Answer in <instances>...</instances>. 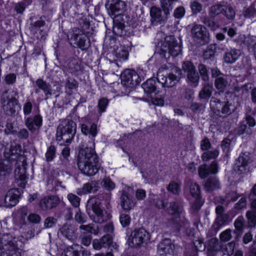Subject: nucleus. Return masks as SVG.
<instances>
[{
	"mask_svg": "<svg viewBox=\"0 0 256 256\" xmlns=\"http://www.w3.org/2000/svg\"><path fill=\"white\" fill-rule=\"evenodd\" d=\"M79 151L77 164L80 172L85 176L96 175L101 168L98 156L95 151L94 140L93 138L86 145H82Z\"/></svg>",
	"mask_w": 256,
	"mask_h": 256,
	"instance_id": "nucleus-1",
	"label": "nucleus"
},
{
	"mask_svg": "<svg viewBox=\"0 0 256 256\" xmlns=\"http://www.w3.org/2000/svg\"><path fill=\"white\" fill-rule=\"evenodd\" d=\"M76 130V124L72 120L65 119L58 125L56 134V140L60 144L68 145L73 139Z\"/></svg>",
	"mask_w": 256,
	"mask_h": 256,
	"instance_id": "nucleus-2",
	"label": "nucleus"
},
{
	"mask_svg": "<svg viewBox=\"0 0 256 256\" xmlns=\"http://www.w3.org/2000/svg\"><path fill=\"white\" fill-rule=\"evenodd\" d=\"M167 212L172 216L170 223L175 230L179 231L182 228L186 229L190 226V222L184 218L177 202H171L167 208Z\"/></svg>",
	"mask_w": 256,
	"mask_h": 256,
	"instance_id": "nucleus-3",
	"label": "nucleus"
},
{
	"mask_svg": "<svg viewBox=\"0 0 256 256\" xmlns=\"http://www.w3.org/2000/svg\"><path fill=\"white\" fill-rule=\"evenodd\" d=\"M18 238L9 234H0V256H18Z\"/></svg>",
	"mask_w": 256,
	"mask_h": 256,
	"instance_id": "nucleus-4",
	"label": "nucleus"
},
{
	"mask_svg": "<svg viewBox=\"0 0 256 256\" xmlns=\"http://www.w3.org/2000/svg\"><path fill=\"white\" fill-rule=\"evenodd\" d=\"M67 37L73 47L82 50H86L90 46V40L82 30L73 28L68 32Z\"/></svg>",
	"mask_w": 256,
	"mask_h": 256,
	"instance_id": "nucleus-5",
	"label": "nucleus"
},
{
	"mask_svg": "<svg viewBox=\"0 0 256 256\" xmlns=\"http://www.w3.org/2000/svg\"><path fill=\"white\" fill-rule=\"evenodd\" d=\"M35 84L34 92L38 94L40 90H42L44 94V100H46L52 94H55L56 97L58 96L60 94L62 87V85L58 82H53L52 83V86L42 78L36 80Z\"/></svg>",
	"mask_w": 256,
	"mask_h": 256,
	"instance_id": "nucleus-6",
	"label": "nucleus"
},
{
	"mask_svg": "<svg viewBox=\"0 0 256 256\" xmlns=\"http://www.w3.org/2000/svg\"><path fill=\"white\" fill-rule=\"evenodd\" d=\"M143 75H146L142 70L138 73L131 70H126L121 74L122 84L125 86L133 88L138 84L142 79L144 78Z\"/></svg>",
	"mask_w": 256,
	"mask_h": 256,
	"instance_id": "nucleus-7",
	"label": "nucleus"
},
{
	"mask_svg": "<svg viewBox=\"0 0 256 256\" xmlns=\"http://www.w3.org/2000/svg\"><path fill=\"white\" fill-rule=\"evenodd\" d=\"M88 214L95 222L101 224L104 220L103 210L101 208L100 203L95 199L90 200L87 205Z\"/></svg>",
	"mask_w": 256,
	"mask_h": 256,
	"instance_id": "nucleus-8",
	"label": "nucleus"
},
{
	"mask_svg": "<svg viewBox=\"0 0 256 256\" xmlns=\"http://www.w3.org/2000/svg\"><path fill=\"white\" fill-rule=\"evenodd\" d=\"M79 229L82 230L80 235V243L86 246H88L92 240V234L98 235L100 233V228L98 226H94L92 224L86 225H80Z\"/></svg>",
	"mask_w": 256,
	"mask_h": 256,
	"instance_id": "nucleus-9",
	"label": "nucleus"
},
{
	"mask_svg": "<svg viewBox=\"0 0 256 256\" xmlns=\"http://www.w3.org/2000/svg\"><path fill=\"white\" fill-rule=\"evenodd\" d=\"M150 234L144 228H139L135 229L131 233L129 238L132 246L134 247L140 246L143 244H146L150 240Z\"/></svg>",
	"mask_w": 256,
	"mask_h": 256,
	"instance_id": "nucleus-10",
	"label": "nucleus"
},
{
	"mask_svg": "<svg viewBox=\"0 0 256 256\" xmlns=\"http://www.w3.org/2000/svg\"><path fill=\"white\" fill-rule=\"evenodd\" d=\"M192 36L197 43L203 45L208 42V36L206 28L198 24H195L191 30Z\"/></svg>",
	"mask_w": 256,
	"mask_h": 256,
	"instance_id": "nucleus-11",
	"label": "nucleus"
},
{
	"mask_svg": "<svg viewBox=\"0 0 256 256\" xmlns=\"http://www.w3.org/2000/svg\"><path fill=\"white\" fill-rule=\"evenodd\" d=\"M2 108L7 114H14L16 112L15 108L18 104V100L10 96L7 91L4 92L2 96Z\"/></svg>",
	"mask_w": 256,
	"mask_h": 256,
	"instance_id": "nucleus-12",
	"label": "nucleus"
},
{
	"mask_svg": "<svg viewBox=\"0 0 256 256\" xmlns=\"http://www.w3.org/2000/svg\"><path fill=\"white\" fill-rule=\"evenodd\" d=\"M130 188V186L124 185L122 190L120 191V206L122 209L126 212H129L133 209L136 204V200H133L128 195V192Z\"/></svg>",
	"mask_w": 256,
	"mask_h": 256,
	"instance_id": "nucleus-13",
	"label": "nucleus"
},
{
	"mask_svg": "<svg viewBox=\"0 0 256 256\" xmlns=\"http://www.w3.org/2000/svg\"><path fill=\"white\" fill-rule=\"evenodd\" d=\"M157 82L162 87L170 88L173 86L177 82V76L173 74H164L161 70L158 72Z\"/></svg>",
	"mask_w": 256,
	"mask_h": 256,
	"instance_id": "nucleus-14",
	"label": "nucleus"
},
{
	"mask_svg": "<svg viewBox=\"0 0 256 256\" xmlns=\"http://www.w3.org/2000/svg\"><path fill=\"white\" fill-rule=\"evenodd\" d=\"M21 194L20 191L18 188L10 190L4 197V206L9 208L15 206L18 201Z\"/></svg>",
	"mask_w": 256,
	"mask_h": 256,
	"instance_id": "nucleus-15",
	"label": "nucleus"
},
{
	"mask_svg": "<svg viewBox=\"0 0 256 256\" xmlns=\"http://www.w3.org/2000/svg\"><path fill=\"white\" fill-rule=\"evenodd\" d=\"M60 199L56 196H46L40 200L39 202L40 208L42 210H52L58 204Z\"/></svg>",
	"mask_w": 256,
	"mask_h": 256,
	"instance_id": "nucleus-16",
	"label": "nucleus"
},
{
	"mask_svg": "<svg viewBox=\"0 0 256 256\" xmlns=\"http://www.w3.org/2000/svg\"><path fill=\"white\" fill-rule=\"evenodd\" d=\"M16 164L18 166L14 170L15 179L17 180L18 186L24 188L27 182V177L26 175V168L23 162L20 165L18 162Z\"/></svg>",
	"mask_w": 256,
	"mask_h": 256,
	"instance_id": "nucleus-17",
	"label": "nucleus"
},
{
	"mask_svg": "<svg viewBox=\"0 0 256 256\" xmlns=\"http://www.w3.org/2000/svg\"><path fill=\"white\" fill-rule=\"evenodd\" d=\"M80 122H82L80 124V130L83 134H90L92 138L96 137L98 133L96 124L90 122L86 118H82Z\"/></svg>",
	"mask_w": 256,
	"mask_h": 256,
	"instance_id": "nucleus-18",
	"label": "nucleus"
},
{
	"mask_svg": "<svg viewBox=\"0 0 256 256\" xmlns=\"http://www.w3.org/2000/svg\"><path fill=\"white\" fill-rule=\"evenodd\" d=\"M42 124V118L40 114H36L34 116H30L25 120V125L29 130L34 132L36 130L40 129Z\"/></svg>",
	"mask_w": 256,
	"mask_h": 256,
	"instance_id": "nucleus-19",
	"label": "nucleus"
},
{
	"mask_svg": "<svg viewBox=\"0 0 256 256\" xmlns=\"http://www.w3.org/2000/svg\"><path fill=\"white\" fill-rule=\"evenodd\" d=\"M124 16V15L118 14L113 18L112 32L118 36H122L125 33Z\"/></svg>",
	"mask_w": 256,
	"mask_h": 256,
	"instance_id": "nucleus-20",
	"label": "nucleus"
},
{
	"mask_svg": "<svg viewBox=\"0 0 256 256\" xmlns=\"http://www.w3.org/2000/svg\"><path fill=\"white\" fill-rule=\"evenodd\" d=\"M125 6L124 2L121 0H108V3L106 5L111 16H116V13L122 11Z\"/></svg>",
	"mask_w": 256,
	"mask_h": 256,
	"instance_id": "nucleus-21",
	"label": "nucleus"
},
{
	"mask_svg": "<svg viewBox=\"0 0 256 256\" xmlns=\"http://www.w3.org/2000/svg\"><path fill=\"white\" fill-rule=\"evenodd\" d=\"M250 160L248 152L242 153L236 161V168L240 174L245 172L248 170V163Z\"/></svg>",
	"mask_w": 256,
	"mask_h": 256,
	"instance_id": "nucleus-22",
	"label": "nucleus"
},
{
	"mask_svg": "<svg viewBox=\"0 0 256 256\" xmlns=\"http://www.w3.org/2000/svg\"><path fill=\"white\" fill-rule=\"evenodd\" d=\"M156 82V78H154L148 79L146 82L143 83L142 85V87L144 92L150 95L153 94H157L158 92V90Z\"/></svg>",
	"mask_w": 256,
	"mask_h": 256,
	"instance_id": "nucleus-23",
	"label": "nucleus"
},
{
	"mask_svg": "<svg viewBox=\"0 0 256 256\" xmlns=\"http://www.w3.org/2000/svg\"><path fill=\"white\" fill-rule=\"evenodd\" d=\"M151 22L153 25H157L164 22L166 19V17L162 15L161 10L156 7H152L150 10Z\"/></svg>",
	"mask_w": 256,
	"mask_h": 256,
	"instance_id": "nucleus-24",
	"label": "nucleus"
},
{
	"mask_svg": "<svg viewBox=\"0 0 256 256\" xmlns=\"http://www.w3.org/2000/svg\"><path fill=\"white\" fill-rule=\"evenodd\" d=\"M241 55L240 50L234 48L226 51L224 54V60L226 63L233 64L235 62Z\"/></svg>",
	"mask_w": 256,
	"mask_h": 256,
	"instance_id": "nucleus-25",
	"label": "nucleus"
},
{
	"mask_svg": "<svg viewBox=\"0 0 256 256\" xmlns=\"http://www.w3.org/2000/svg\"><path fill=\"white\" fill-rule=\"evenodd\" d=\"M168 38L170 40H167L168 46V50H168V54L172 56H176L182 51L181 47L180 45L178 44L174 37L170 36Z\"/></svg>",
	"mask_w": 256,
	"mask_h": 256,
	"instance_id": "nucleus-26",
	"label": "nucleus"
},
{
	"mask_svg": "<svg viewBox=\"0 0 256 256\" xmlns=\"http://www.w3.org/2000/svg\"><path fill=\"white\" fill-rule=\"evenodd\" d=\"M252 210L246 213V217L250 226L254 227L256 225V198L253 200L250 203Z\"/></svg>",
	"mask_w": 256,
	"mask_h": 256,
	"instance_id": "nucleus-27",
	"label": "nucleus"
},
{
	"mask_svg": "<svg viewBox=\"0 0 256 256\" xmlns=\"http://www.w3.org/2000/svg\"><path fill=\"white\" fill-rule=\"evenodd\" d=\"M174 246L169 239H165L158 246V251L160 255L173 253Z\"/></svg>",
	"mask_w": 256,
	"mask_h": 256,
	"instance_id": "nucleus-28",
	"label": "nucleus"
},
{
	"mask_svg": "<svg viewBox=\"0 0 256 256\" xmlns=\"http://www.w3.org/2000/svg\"><path fill=\"white\" fill-rule=\"evenodd\" d=\"M60 232L62 236L68 240H72L76 238L74 228L70 224H64L60 229Z\"/></svg>",
	"mask_w": 256,
	"mask_h": 256,
	"instance_id": "nucleus-29",
	"label": "nucleus"
},
{
	"mask_svg": "<svg viewBox=\"0 0 256 256\" xmlns=\"http://www.w3.org/2000/svg\"><path fill=\"white\" fill-rule=\"evenodd\" d=\"M12 171V164L8 160L0 162V180H4Z\"/></svg>",
	"mask_w": 256,
	"mask_h": 256,
	"instance_id": "nucleus-30",
	"label": "nucleus"
},
{
	"mask_svg": "<svg viewBox=\"0 0 256 256\" xmlns=\"http://www.w3.org/2000/svg\"><path fill=\"white\" fill-rule=\"evenodd\" d=\"M229 76L226 75H222L216 78L214 80L216 88L220 91H224L229 85Z\"/></svg>",
	"mask_w": 256,
	"mask_h": 256,
	"instance_id": "nucleus-31",
	"label": "nucleus"
},
{
	"mask_svg": "<svg viewBox=\"0 0 256 256\" xmlns=\"http://www.w3.org/2000/svg\"><path fill=\"white\" fill-rule=\"evenodd\" d=\"M114 55L120 61L126 60L129 55L128 48L122 46L118 47L114 52Z\"/></svg>",
	"mask_w": 256,
	"mask_h": 256,
	"instance_id": "nucleus-32",
	"label": "nucleus"
},
{
	"mask_svg": "<svg viewBox=\"0 0 256 256\" xmlns=\"http://www.w3.org/2000/svg\"><path fill=\"white\" fill-rule=\"evenodd\" d=\"M78 87V82L72 78H68L66 82L65 90L68 95H71Z\"/></svg>",
	"mask_w": 256,
	"mask_h": 256,
	"instance_id": "nucleus-33",
	"label": "nucleus"
},
{
	"mask_svg": "<svg viewBox=\"0 0 256 256\" xmlns=\"http://www.w3.org/2000/svg\"><path fill=\"white\" fill-rule=\"evenodd\" d=\"M204 188L206 191L211 192L220 188V182L215 177L209 178L206 182Z\"/></svg>",
	"mask_w": 256,
	"mask_h": 256,
	"instance_id": "nucleus-34",
	"label": "nucleus"
},
{
	"mask_svg": "<svg viewBox=\"0 0 256 256\" xmlns=\"http://www.w3.org/2000/svg\"><path fill=\"white\" fill-rule=\"evenodd\" d=\"M98 190V182L93 180L84 184L82 188L84 194L94 192Z\"/></svg>",
	"mask_w": 256,
	"mask_h": 256,
	"instance_id": "nucleus-35",
	"label": "nucleus"
},
{
	"mask_svg": "<svg viewBox=\"0 0 256 256\" xmlns=\"http://www.w3.org/2000/svg\"><path fill=\"white\" fill-rule=\"evenodd\" d=\"M212 86L208 82L204 84L202 90L199 92V98L201 99H206L210 97L212 92Z\"/></svg>",
	"mask_w": 256,
	"mask_h": 256,
	"instance_id": "nucleus-36",
	"label": "nucleus"
},
{
	"mask_svg": "<svg viewBox=\"0 0 256 256\" xmlns=\"http://www.w3.org/2000/svg\"><path fill=\"white\" fill-rule=\"evenodd\" d=\"M215 102L216 108L218 111L221 110V112L223 114L226 115H228L231 114L232 110L230 108V105L228 102L222 103L220 100H217Z\"/></svg>",
	"mask_w": 256,
	"mask_h": 256,
	"instance_id": "nucleus-37",
	"label": "nucleus"
},
{
	"mask_svg": "<svg viewBox=\"0 0 256 256\" xmlns=\"http://www.w3.org/2000/svg\"><path fill=\"white\" fill-rule=\"evenodd\" d=\"M187 186L189 187L190 192L194 198L200 197V186L198 184L191 182L188 184Z\"/></svg>",
	"mask_w": 256,
	"mask_h": 256,
	"instance_id": "nucleus-38",
	"label": "nucleus"
},
{
	"mask_svg": "<svg viewBox=\"0 0 256 256\" xmlns=\"http://www.w3.org/2000/svg\"><path fill=\"white\" fill-rule=\"evenodd\" d=\"M160 6L164 14L168 16L174 8V3L169 0H160Z\"/></svg>",
	"mask_w": 256,
	"mask_h": 256,
	"instance_id": "nucleus-39",
	"label": "nucleus"
},
{
	"mask_svg": "<svg viewBox=\"0 0 256 256\" xmlns=\"http://www.w3.org/2000/svg\"><path fill=\"white\" fill-rule=\"evenodd\" d=\"M219 154V152L218 150H206L202 155V160L203 161H208L210 159L216 158Z\"/></svg>",
	"mask_w": 256,
	"mask_h": 256,
	"instance_id": "nucleus-40",
	"label": "nucleus"
},
{
	"mask_svg": "<svg viewBox=\"0 0 256 256\" xmlns=\"http://www.w3.org/2000/svg\"><path fill=\"white\" fill-rule=\"evenodd\" d=\"M224 6L217 4L212 6L209 10V15L212 18H214L220 14L223 13Z\"/></svg>",
	"mask_w": 256,
	"mask_h": 256,
	"instance_id": "nucleus-41",
	"label": "nucleus"
},
{
	"mask_svg": "<svg viewBox=\"0 0 256 256\" xmlns=\"http://www.w3.org/2000/svg\"><path fill=\"white\" fill-rule=\"evenodd\" d=\"M226 220L227 216L226 215H218L213 224V228L216 230H219L221 226L225 223Z\"/></svg>",
	"mask_w": 256,
	"mask_h": 256,
	"instance_id": "nucleus-42",
	"label": "nucleus"
},
{
	"mask_svg": "<svg viewBox=\"0 0 256 256\" xmlns=\"http://www.w3.org/2000/svg\"><path fill=\"white\" fill-rule=\"evenodd\" d=\"M56 155V148L53 145H50L47 148L45 154L46 162H52L54 160Z\"/></svg>",
	"mask_w": 256,
	"mask_h": 256,
	"instance_id": "nucleus-43",
	"label": "nucleus"
},
{
	"mask_svg": "<svg viewBox=\"0 0 256 256\" xmlns=\"http://www.w3.org/2000/svg\"><path fill=\"white\" fill-rule=\"evenodd\" d=\"M186 77L188 81L193 84L194 86H196L198 85L200 78L196 70L187 74Z\"/></svg>",
	"mask_w": 256,
	"mask_h": 256,
	"instance_id": "nucleus-44",
	"label": "nucleus"
},
{
	"mask_svg": "<svg viewBox=\"0 0 256 256\" xmlns=\"http://www.w3.org/2000/svg\"><path fill=\"white\" fill-rule=\"evenodd\" d=\"M32 0H24V2L16 4L14 9L17 13L22 14L26 6L30 4Z\"/></svg>",
	"mask_w": 256,
	"mask_h": 256,
	"instance_id": "nucleus-45",
	"label": "nucleus"
},
{
	"mask_svg": "<svg viewBox=\"0 0 256 256\" xmlns=\"http://www.w3.org/2000/svg\"><path fill=\"white\" fill-rule=\"evenodd\" d=\"M213 18L210 16L206 17L203 20V22L210 30H214L218 28V25L214 22Z\"/></svg>",
	"mask_w": 256,
	"mask_h": 256,
	"instance_id": "nucleus-46",
	"label": "nucleus"
},
{
	"mask_svg": "<svg viewBox=\"0 0 256 256\" xmlns=\"http://www.w3.org/2000/svg\"><path fill=\"white\" fill-rule=\"evenodd\" d=\"M198 70L200 74L202 80L207 82L208 81L209 77L208 70L206 66L203 64H199Z\"/></svg>",
	"mask_w": 256,
	"mask_h": 256,
	"instance_id": "nucleus-47",
	"label": "nucleus"
},
{
	"mask_svg": "<svg viewBox=\"0 0 256 256\" xmlns=\"http://www.w3.org/2000/svg\"><path fill=\"white\" fill-rule=\"evenodd\" d=\"M167 189L169 192L174 194H178L180 192V184L174 181H172L169 184Z\"/></svg>",
	"mask_w": 256,
	"mask_h": 256,
	"instance_id": "nucleus-48",
	"label": "nucleus"
},
{
	"mask_svg": "<svg viewBox=\"0 0 256 256\" xmlns=\"http://www.w3.org/2000/svg\"><path fill=\"white\" fill-rule=\"evenodd\" d=\"M238 198V194L234 191L228 192L223 199L224 202L228 203L230 202L236 201Z\"/></svg>",
	"mask_w": 256,
	"mask_h": 256,
	"instance_id": "nucleus-49",
	"label": "nucleus"
},
{
	"mask_svg": "<svg viewBox=\"0 0 256 256\" xmlns=\"http://www.w3.org/2000/svg\"><path fill=\"white\" fill-rule=\"evenodd\" d=\"M74 220L80 225H84L87 221V218L84 214L78 210L75 214Z\"/></svg>",
	"mask_w": 256,
	"mask_h": 256,
	"instance_id": "nucleus-50",
	"label": "nucleus"
},
{
	"mask_svg": "<svg viewBox=\"0 0 256 256\" xmlns=\"http://www.w3.org/2000/svg\"><path fill=\"white\" fill-rule=\"evenodd\" d=\"M67 198L74 207L77 208L79 206L80 199L76 195L70 193L68 194Z\"/></svg>",
	"mask_w": 256,
	"mask_h": 256,
	"instance_id": "nucleus-51",
	"label": "nucleus"
},
{
	"mask_svg": "<svg viewBox=\"0 0 256 256\" xmlns=\"http://www.w3.org/2000/svg\"><path fill=\"white\" fill-rule=\"evenodd\" d=\"M108 104V100L107 98H102L100 99L98 104L99 113L102 114L106 111Z\"/></svg>",
	"mask_w": 256,
	"mask_h": 256,
	"instance_id": "nucleus-52",
	"label": "nucleus"
},
{
	"mask_svg": "<svg viewBox=\"0 0 256 256\" xmlns=\"http://www.w3.org/2000/svg\"><path fill=\"white\" fill-rule=\"evenodd\" d=\"M57 222V219L52 216L47 217L44 221V227L46 228H52L54 226Z\"/></svg>",
	"mask_w": 256,
	"mask_h": 256,
	"instance_id": "nucleus-53",
	"label": "nucleus"
},
{
	"mask_svg": "<svg viewBox=\"0 0 256 256\" xmlns=\"http://www.w3.org/2000/svg\"><path fill=\"white\" fill-rule=\"evenodd\" d=\"M226 17L230 20L233 19L235 16V11L231 6H224L223 13Z\"/></svg>",
	"mask_w": 256,
	"mask_h": 256,
	"instance_id": "nucleus-54",
	"label": "nucleus"
},
{
	"mask_svg": "<svg viewBox=\"0 0 256 256\" xmlns=\"http://www.w3.org/2000/svg\"><path fill=\"white\" fill-rule=\"evenodd\" d=\"M243 14L246 18L254 17L256 16V9L254 6H250L244 11Z\"/></svg>",
	"mask_w": 256,
	"mask_h": 256,
	"instance_id": "nucleus-55",
	"label": "nucleus"
},
{
	"mask_svg": "<svg viewBox=\"0 0 256 256\" xmlns=\"http://www.w3.org/2000/svg\"><path fill=\"white\" fill-rule=\"evenodd\" d=\"M182 69L184 72L187 74L195 70L196 68L192 62L187 61L184 62L182 64Z\"/></svg>",
	"mask_w": 256,
	"mask_h": 256,
	"instance_id": "nucleus-56",
	"label": "nucleus"
},
{
	"mask_svg": "<svg viewBox=\"0 0 256 256\" xmlns=\"http://www.w3.org/2000/svg\"><path fill=\"white\" fill-rule=\"evenodd\" d=\"M190 8L193 14H196L202 10V6L196 1H192L190 2Z\"/></svg>",
	"mask_w": 256,
	"mask_h": 256,
	"instance_id": "nucleus-57",
	"label": "nucleus"
},
{
	"mask_svg": "<svg viewBox=\"0 0 256 256\" xmlns=\"http://www.w3.org/2000/svg\"><path fill=\"white\" fill-rule=\"evenodd\" d=\"M209 173V169L206 164L201 165L199 166L198 175L201 178H206L208 176Z\"/></svg>",
	"mask_w": 256,
	"mask_h": 256,
	"instance_id": "nucleus-58",
	"label": "nucleus"
},
{
	"mask_svg": "<svg viewBox=\"0 0 256 256\" xmlns=\"http://www.w3.org/2000/svg\"><path fill=\"white\" fill-rule=\"evenodd\" d=\"M120 221L123 227H126L129 225L130 222V216L126 214H121L120 216Z\"/></svg>",
	"mask_w": 256,
	"mask_h": 256,
	"instance_id": "nucleus-59",
	"label": "nucleus"
},
{
	"mask_svg": "<svg viewBox=\"0 0 256 256\" xmlns=\"http://www.w3.org/2000/svg\"><path fill=\"white\" fill-rule=\"evenodd\" d=\"M102 184L103 186L108 190H112L115 188V184L109 178H104Z\"/></svg>",
	"mask_w": 256,
	"mask_h": 256,
	"instance_id": "nucleus-60",
	"label": "nucleus"
},
{
	"mask_svg": "<svg viewBox=\"0 0 256 256\" xmlns=\"http://www.w3.org/2000/svg\"><path fill=\"white\" fill-rule=\"evenodd\" d=\"M33 106L31 102L26 101L23 105V112L25 116L30 115L32 110Z\"/></svg>",
	"mask_w": 256,
	"mask_h": 256,
	"instance_id": "nucleus-61",
	"label": "nucleus"
},
{
	"mask_svg": "<svg viewBox=\"0 0 256 256\" xmlns=\"http://www.w3.org/2000/svg\"><path fill=\"white\" fill-rule=\"evenodd\" d=\"M244 219L243 216H238L234 221V226L235 228L239 231H241L244 228Z\"/></svg>",
	"mask_w": 256,
	"mask_h": 256,
	"instance_id": "nucleus-62",
	"label": "nucleus"
},
{
	"mask_svg": "<svg viewBox=\"0 0 256 256\" xmlns=\"http://www.w3.org/2000/svg\"><path fill=\"white\" fill-rule=\"evenodd\" d=\"M232 238L231 230L230 229L226 230L220 234V240L224 242L230 240Z\"/></svg>",
	"mask_w": 256,
	"mask_h": 256,
	"instance_id": "nucleus-63",
	"label": "nucleus"
},
{
	"mask_svg": "<svg viewBox=\"0 0 256 256\" xmlns=\"http://www.w3.org/2000/svg\"><path fill=\"white\" fill-rule=\"evenodd\" d=\"M78 252L75 250L72 246H69L64 250V256H79Z\"/></svg>",
	"mask_w": 256,
	"mask_h": 256,
	"instance_id": "nucleus-64",
	"label": "nucleus"
}]
</instances>
